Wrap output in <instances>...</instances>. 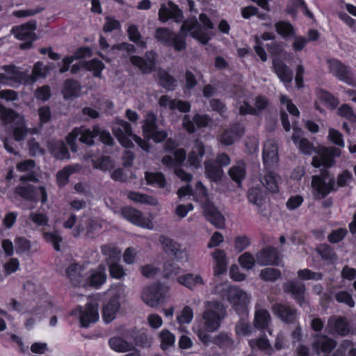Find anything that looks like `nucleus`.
Segmentation results:
<instances>
[{
	"instance_id": "nucleus-40",
	"label": "nucleus",
	"mask_w": 356,
	"mask_h": 356,
	"mask_svg": "<svg viewBox=\"0 0 356 356\" xmlns=\"http://www.w3.org/2000/svg\"><path fill=\"white\" fill-rule=\"evenodd\" d=\"M2 69L4 70L8 76V79H11V81L16 83H26L28 75L24 72H21L19 69L14 65H3Z\"/></svg>"
},
{
	"instance_id": "nucleus-35",
	"label": "nucleus",
	"mask_w": 356,
	"mask_h": 356,
	"mask_svg": "<svg viewBox=\"0 0 356 356\" xmlns=\"http://www.w3.org/2000/svg\"><path fill=\"white\" fill-rule=\"evenodd\" d=\"M186 159V152L184 149H177L173 152V156L167 155L163 156L162 163L168 168L180 165Z\"/></svg>"
},
{
	"instance_id": "nucleus-28",
	"label": "nucleus",
	"mask_w": 356,
	"mask_h": 356,
	"mask_svg": "<svg viewBox=\"0 0 356 356\" xmlns=\"http://www.w3.org/2000/svg\"><path fill=\"white\" fill-rule=\"evenodd\" d=\"M119 300L120 296L115 294L104 306L102 311V318L106 323H108L114 320L116 316V314L120 310V304Z\"/></svg>"
},
{
	"instance_id": "nucleus-10",
	"label": "nucleus",
	"mask_w": 356,
	"mask_h": 356,
	"mask_svg": "<svg viewBox=\"0 0 356 356\" xmlns=\"http://www.w3.org/2000/svg\"><path fill=\"white\" fill-rule=\"evenodd\" d=\"M327 63L329 71L333 76L348 85L355 84L353 74L348 67L335 58L328 60Z\"/></svg>"
},
{
	"instance_id": "nucleus-37",
	"label": "nucleus",
	"mask_w": 356,
	"mask_h": 356,
	"mask_svg": "<svg viewBox=\"0 0 356 356\" xmlns=\"http://www.w3.org/2000/svg\"><path fill=\"white\" fill-rule=\"evenodd\" d=\"M242 135V129L238 125L225 129L220 136V141L225 145L233 144Z\"/></svg>"
},
{
	"instance_id": "nucleus-19",
	"label": "nucleus",
	"mask_w": 356,
	"mask_h": 356,
	"mask_svg": "<svg viewBox=\"0 0 356 356\" xmlns=\"http://www.w3.org/2000/svg\"><path fill=\"white\" fill-rule=\"evenodd\" d=\"M211 122V119L207 115L195 114L193 119L188 115H185L182 120L184 128L189 133L195 131V125L199 127H206Z\"/></svg>"
},
{
	"instance_id": "nucleus-8",
	"label": "nucleus",
	"mask_w": 356,
	"mask_h": 356,
	"mask_svg": "<svg viewBox=\"0 0 356 356\" xmlns=\"http://www.w3.org/2000/svg\"><path fill=\"white\" fill-rule=\"evenodd\" d=\"M71 314L79 317L82 327H88L91 323H96L99 320L98 305L88 303L85 307H79L74 309Z\"/></svg>"
},
{
	"instance_id": "nucleus-59",
	"label": "nucleus",
	"mask_w": 356,
	"mask_h": 356,
	"mask_svg": "<svg viewBox=\"0 0 356 356\" xmlns=\"http://www.w3.org/2000/svg\"><path fill=\"white\" fill-rule=\"evenodd\" d=\"M259 276L264 281L275 282L280 277L281 273L275 268H266L261 270Z\"/></svg>"
},
{
	"instance_id": "nucleus-48",
	"label": "nucleus",
	"mask_w": 356,
	"mask_h": 356,
	"mask_svg": "<svg viewBox=\"0 0 356 356\" xmlns=\"http://www.w3.org/2000/svg\"><path fill=\"white\" fill-rule=\"evenodd\" d=\"M268 100L266 97L258 96L254 101V106L246 103V114L257 115L268 106Z\"/></svg>"
},
{
	"instance_id": "nucleus-2",
	"label": "nucleus",
	"mask_w": 356,
	"mask_h": 356,
	"mask_svg": "<svg viewBox=\"0 0 356 356\" xmlns=\"http://www.w3.org/2000/svg\"><path fill=\"white\" fill-rule=\"evenodd\" d=\"M353 176L347 170L338 175L337 182L334 177H330L326 170L322 171L320 175L312 177V187L314 189V197L321 200L327 196L330 192L336 191L339 187L349 185Z\"/></svg>"
},
{
	"instance_id": "nucleus-34",
	"label": "nucleus",
	"mask_w": 356,
	"mask_h": 356,
	"mask_svg": "<svg viewBox=\"0 0 356 356\" xmlns=\"http://www.w3.org/2000/svg\"><path fill=\"white\" fill-rule=\"evenodd\" d=\"M81 169V165L75 163L65 166L63 170L58 171L56 174V181L59 186H65L69 181V177L71 174L77 172Z\"/></svg>"
},
{
	"instance_id": "nucleus-45",
	"label": "nucleus",
	"mask_w": 356,
	"mask_h": 356,
	"mask_svg": "<svg viewBox=\"0 0 356 356\" xmlns=\"http://www.w3.org/2000/svg\"><path fill=\"white\" fill-rule=\"evenodd\" d=\"M90 50L88 48L79 49L73 56L65 57L63 59V66L60 68V72L64 73L69 70L70 64L75 60L79 59L90 54Z\"/></svg>"
},
{
	"instance_id": "nucleus-21",
	"label": "nucleus",
	"mask_w": 356,
	"mask_h": 356,
	"mask_svg": "<svg viewBox=\"0 0 356 356\" xmlns=\"http://www.w3.org/2000/svg\"><path fill=\"white\" fill-rule=\"evenodd\" d=\"M326 329L332 334L346 336L349 333V325L343 317L332 316L329 318Z\"/></svg>"
},
{
	"instance_id": "nucleus-53",
	"label": "nucleus",
	"mask_w": 356,
	"mask_h": 356,
	"mask_svg": "<svg viewBox=\"0 0 356 356\" xmlns=\"http://www.w3.org/2000/svg\"><path fill=\"white\" fill-rule=\"evenodd\" d=\"M159 339L161 341V348L163 350H168L175 344V337L174 334L168 330H163L160 332Z\"/></svg>"
},
{
	"instance_id": "nucleus-39",
	"label": "nucleus",
	"mask_w": 356,
	"mask_h": 356,
	"mask_svg": "<svg viewBox=\"0 0 356 356\" xmlns=\"http://www.w3.org/2000/svg\"><path fill=\"white\" fill-rule=\"evenodd\" d=\"M49 149L52 155L58 159L70 158V153L63 141H51L48 144Z\"/></svg>"
},
{
	"instance_id": "nucleus-56",
	"label": "nucleus",
	"mask_w": 356,
	"mask_h": 356,
	"mask_svg": "<svg viewBox=\"0 0 356 356\" xmlns=\"http://www.w3.org/2000/svg\"><path fill=\"white\" fill-rule=\"evenodd\" d=\"M193 318V310L189 306H185L177 314V321L180 325L189 324Z\"/></svg>"
},
{
	"instance_id": "nucleus-60",
	"label": "nucleus",
	"mask_w": 356,
	"mask_h": 356,
	"mask_svg": "<svg viewBox=\"0 0 356 356\" xmlns=\"http://www.w3.org/2000/svg\"><path fill=\"white\" fill-rule=\"evenodd\" d=\"M85 65V68L88 70L93 72V74L96 77H100L102 70L104 68V63L96 59H93L88 62H86L83 63Z\"/></svg>"
},
{
	"instance_id": "nucleus-63",
	"label": "nucleus",
	"mask_w": 356,
	"mask_h": 356,
	"mask_svg": "<svg viewBox=\"0 0 356 356\" xmlns=\"http://www.w3.org/2000/svg\"><path fill=\"white\" fill-rule=\"evenodd\" d=\"M16 191L22 197L31 201L35 200V191L31 185L27 184L24 186H19L16 188Z\"/></svg>"
},
{
	"instance_id": "nucleus-62",
	"label": "nucleus",
	"mask_w": 356,
	"mask_h": 356,
	"mask_svg": "<svg viewBox=\"0 0 356 356\" xmlns=\"http://www.w3.org/2000/svg\"><path fill=\"white\" fill-rule=\"evenodd\" d=\"M43 238L47 242L50 243L53 245L55 250H60V243L62 242L63 239L58 232H43Z\"/></svg>"
},
{
	"instance_id": "nucleus-50",
	"label": "nucleus",
	"mask_w": 356,
	"mask_h": 356,
	"mask_svg": "<svg viewBox=\"0 0 356 356\" xmlns=\"http://www.w3.org/2000/svg\"><path fill=\"white\" fill-rule=\"evenodd\" d=\"M266 193L261 188H252L249 190L248 200L258 207H261L265 202Z\"/></svg>"
},
{
	"instance_id": "nucleus-49",
	"label": "nucleus",
	"mask_w": 356,
	"mask_h": 356,
	"mask_svg": "<svg viewBox=\"0 0 356 356\" xmlns=\"http://www.w3.org/2000/svg\"><path fill=\"white\" fill-rule=\"evenodd\" d=\"M156 116L152 112L146 114L145 120L143 121V131L145 136L147 134H152L156 129Z\"/></svg>"
},
{
	"instance_id": "nucleus-29",
	"label": "nucleus",
	"mask_w": 356,
	"mask_h": 356,
	"mask_svg": "<svg viewBox=\"0 0 356 356\" xmlns=\"http://www.w3.org/2000/svg\"><path fill=\"white\" fill-rule=\"evenodd\" d=\"M302 131L300 129L296 127L293 128V134L292 136V140L293 143L297 145L301 152L305 154L310 155L313 152L316 153L318 155V148H315L313 145L306 138H301Z\"/></svg>"
},
{
	"instance_id": "nucleus-55",
	"label": "nucleus",
	"mask_w": 356,
	"mask_h": 356,
	"mask_svg": "<svg viewBox=\"0 0 356 356\" xmlns=\"http://www.w3.org/2000/svg\"><path fill=\"white\" fill-rule=\"evenodd\" d=\"M205 172L210 179L216 181L219 180L223 175V170L221 168L214 165L210 161L205 163Z\"/></svg>"
},
{
	"instance_id": "nucleus-23",
	"label": "nucleus",
	"mask_w": 356,
	"mask_h": 356,
	"mask_svg": "<svg viewBox=\"0 0 356 356\" xmlns=\"http://www.w3.org/2000/svg\"><path fill=\"white\" fill-rule=\"evenodd\" d=\"M280 257L277 250L273 247L264 249L257 254V262L260 266L275 265L280 264Z\"/></svg>"
},
{
	"instance_id": "nucleus-13",
	"label": "nucleus",
	"mask_w": 356,
	"mask_h": 356,
	"mask_svg": "<svg viewBox=\"0 0 356 356\" xmlns=\"http://www.w3.org/2000/svg\"><path fill=\"white\" fill-rule=\"evenodd\" d=\"M312 338L314 339L312 343V349L318 355L321 353L325 355L329 354L337 345L335 340L325 334H315L312 335Z\"/></svg>"
},
{
	"instance_id": "nucleus-17",
	"label": "nucleus",
	"mask_w": 356,
	"mask_h": 356,
	"mask_svg": "<svg viewBox=\"0 0 356 356\" xmlns=\"http://www.w3.org/2000/svg\"><path fill=\"white\" fill-rule=\"evenodd\" d=\"M272 311L274 315L286 323H294L298 317L296 309L288 304L275 303Z\"/></svg>"
},
{
	"instance_id": "nucleus-26",
	"label": "nucleus",
	"mask_w": 356,
	"mask_h": 356,
	"mask_svg": "<svg viewBox=\"0 0 356 356\" xmlns=\"http://www.w3.org/2000/svg\"><path fill=\"white\" fill-rule=\"evenodd\" d=\"M177 282L190 290H194L206 284V281L200 274L188 273L177 279Z\"/></svg>"
},
{
	"instance_id": "nucleus-3",
	"label": "nucleus",
	"mask_w": 356,
	"mask_h": 356,
	"mask_svg": "<svg viewBox=\"0 0 356 356\" xmlns=\"http://www.w3.org/2000/svg\"><path fill=\"white\" fill-rule=\"evenodd\" d=\"M199 20L204 26L203 29L198 24L195 18L186 20L181 26V33L186 35L188 32L193 38L197 39L202 44H206L211 38V35L205 30L213 29V24L207 15L202 13L199 16Z\"/></svg>"
},
{
	"instance_id": "nucleus-57",
	"label": "nucleus",
	"mask_w": 356,
	"mask_h": 356,
	"mask_svg": "<svg viewBox=\"0 0 356 356\" xmlns=\"http://www.w3.org/2000/svg\"><path fill=\"white\" fill-rule=\"evenodd\" d=\"M66 274L74 286L81 285L80 266L78 264H71L67 268Z\"/></svg>"
},
{
	"instance_id": "nucleus-14",
	"label": "nucleus",
	"mask_w": 356,
	"mask_h": 356,
	"mask_svg": "<svg viewBox=\"0 0 356 356\" xmlns=\"http://www.w3.org/2000/svg\"><path fill=\"white\" fill-rule=\"evenodd\" d=\"M36 25L34 22H29L21 26L13 27L11 31L16 38L29 41V42L20 44L21 49H26L30 47L31 42L35 40L34 31Z\"/></svg>"
},
{
	"instance_id": "nucleus-22",
	"label": "nucleus",
	"mask_w": 356,
	"mask_h": 356,
	"mask_svg": "<svg viewBox=\"0 0 356 356\" xmlns=\"http://www.w3.org/2000/svg\"><path fill=\"white\" fill-rule=\"evenodd\" d=\"M159 104L170 111L178 110L181 113H188L191 110V104L187 101L175 99L168 95H162L159 99Z\"/></svg>"
},
{
	"instance_id": "nucleus-20",
	"label": "nucleus",
	"mask_w": 356,
	"mask_h": 356,
	"mask_svg": "<svg viewBox=\"0 0 356 356\" xmlns=\"http://www.w3.org/2000/svg\"><path fill=\"white\" fill-rule=\"evenodd\" d=\"M203 213L208 221L217 228H222L225 225V218L212 203L206 201L202 204Z\"/></svg>"
},
{
	"instance_id": "nucleus-4",
	"label": "nucleus",
	"mask_w": 356,
	"mask_h": 356,
	"mask_svg": "<svg viewBox=\"0 0 356 356\" xmlns=\"http://www.w3.org/2000/svg\"><path fill=\"white\" fill-rule=\"evenodd\" d=\"M112 131L114 136L123 147L127 148L133 147L134 145L131 139L132 138L143 150L149 151V146L148 143L136 135L133 134L131 126L128 122L117 119L113 122Z\"/></svg>"
},
{
	"instance_id": "nucleus-43",
	"label": "nucleus",
	"mask_w": 356,
	"mask_h": 356,
	"mask_svg": "<svg viewBox=\"0 0 356 356\" xmlns=\"http://www.w3.org/2000/svg\"><path fill=\"white\" fill-rule=\"evenodd\" d=\"M276 31L284 39L294 37L296 31L292 24L286 21H280L275 24Z\"/></svg>"
},
{
	"instance_id": "nucleus-12",
	"label": "nucleus",
	"mask_w": 356,
	"mask_h": 356,
	"mask_svg": "<svg viewBox=\"0 0 356 356\" xmlns=\"http://www.w3.org/2000/svg\"><path fill=\"white\" fill-rule=\"evenodd\" d=\"M122 215L125 219L137 226L147 229H154L153 218L144 216L140 211L136 209L125 207L122 210Z\"/></svg>"
},
{
	"instance_id": "nucleus-7",
	"label": "nucleus",
	"mask_w": 356,
	"mask_h": 356,
	"mask_svg": "<svg viewBox=\"0 0 356 356\" xmlns=\"http://www.w3.org/2000/svg\"><path fill=\"white\" fill-rule=\"evenodd\" d=\"M156 39L166 46H173L177 51L186 48V41L181 35H177L167 28H158L155 33Z\"/></svg>"
},
{
	"instance_id": "nucleus-32",
	"label": "nucleus",
	"mask_w": 356,
	"mask_h": 356,
	"mask_svg": "<svg viewBox=\"0 0 356 356\" xmlns=\"http://www.w3.org/2000/svg\"><path fill=\"white\" fill-rule=\"evenodd\" d=\"M213 259V274L215 276L224 273L227 270V260L224 250L216 249L211 253Z\"/></svg>"
},
{
	"instance_id": "nucleus-64",
	"label": "nucleus",
	"mask_w": 356,
	"mask_h": 356,
	"mask_svg": "<svg viewBox=\"0 0 356 356\" xmlns=\"http://www.w3.org/2000/svg\"><path fill=\"white\" fill-rule=\"evenodd\" d=\"M109 266V273L111 277L115 279H122L126 275L124 268L117 261L108 264Z\"/></svg>"
},
{
	"instance_id": "nucleus-1",
	"label": "nucleus",
	"mask_w": 356,
	"mask_h": 356,
	"mask_svg": "<svg viewBox=\"0 0 356 356\" xmlns=\"http://www.w3.org/2000/svg\"><path fill=\"white\" fill-rule=\"evenodd\" d=\"M225 316L226 309L220 302L206 301L202 317L193 324V330L203 343L207 344L210 341L208 333L218 330Z\"/></svg>"
},
{
	"instance_id": "nucleus-52",
	"label": "nucleus",
	"mask_w": 356,
	"mask_h": 356,
	"mask_svg": "<svg viewBox=\"0 0 356 356\" xmlns=\"http://www.w3.org/2000/svg\"><path fill=\"white\" fill-rule=\"evenodd\" d=\"M127 197L131 200L138 203L152 205L156 204L157 203L156 200L154 199V197L137 192H129L127 194Z\"/></svg>"
},
{
	"instance_id": "nucleus-27",
	"label": "nucleus",
	"mask_w": 356,
	"mask_h": 356,
	"mask_svg": "<svg viewBox=\"0 0 356 356\" xmlns=\"http://www.w3.org/2000/svg\"><path fill=\"white\" fill-rule=\"evenodd\" d=\"M273 64L275 74L287 88L293 79L291 70L280 58H275Z\"/></svg>"
},
{
	"instance_id": "nucleus-25",
	"label": "nucleus",
	"mask_w": 356,
	"mask_h": 356,
	"mask_svg": "<svg viewBox=\"0 0 356 356\" xmlns=\"http://www.w3.org/2000/svg\"><path fill=\"white\" fill-rule=\"evenodd\" d=\"M205 154L203 143L200 140H195L192 149L188 154L187 163L195 168L200 167L202 158Z\"/></svg>"
},
{
	"instance_id": "nucleus-15",
	"label": "nucleus",
	"mask_w": 356,
	"mask_h": 356,
	"mask_svg": "<svg viewBox=\"0 0 356 356\" xmlns=\"http://www.w3.org/2000/svg\"><path fill=\"white\" fill-rule=\"evenodd\" d=\"M279 161L277 145L274 140L266 141L263 149V162L265 168H275Z\"/></svg>"
},
{
	"instance_id": "nucleus-41",
	"label": "nucleus",
	"mask_w": 356,
	"mask_h": 356,
	"mask_svg": "<svg viewBox=\"0 0 356 356\" xmlns=\"http://www.w3.org/2000/svg\"><path fill=\"white\" fill-rule=\"evenodd\" d=\"M102 254L106 257L108 264L118 261L120 259L121 250L113 244H105L101 247Z\"/></svg>"
},
{
	"instance_id": "nucleus-42",
	"label": "nucleus",
	"mask_w": 356,
	"mask_h": 356,
	"mask_svg": "<svg viewBox=\"0 0 356 356\" xmlns=\"http://www.w3.org/2000/svg\"><path fill=\"white\" fill-rule=\"evenodd\" d=\"M248 344L252 349L258 348L268 355H271L274 353L273 348L266 337L251 339L248 341Z\"/></svg>"
},
{
	"instance_id": "nucleus-31",
	"label": "nucleus",
	"mask_w": 356,
	"mask_h": 356,
	"mask_svg": "<svg viewBox=\"0 0 356 356\" xmlns=\"http://www.w3.org/2000/svg\"><path fill=\"white\" fill-rule=\"evenodd\" d=\"M181 16V10L177 6L172 2H168V4H162L159 11V18L163 22L172 18L177 21Z\"/></svg>"
},
{
	"instance_id": "nucleus-11",
	"label": "nucleus",
	"mask_w": 356,
	"mask_h": 356,
	"mask_svg": "<svg viewBox=\"0 0 356 356\" xmlns=\"http://www.w3.org/2000/svg\"><path fill=\"white\" fill-rule=\"evenodd\" d=\"M0 118L6 124L10 123L15 119H19L20 124L14 129V137L16 140H21L24 138L26 134V130L22 117H19L12 109L7 108L0 104Z\"/></svg>"
},
{
	"instance_id": "nucleus-44",
	"label": "nucleus",
	"mask_w": 356,
	"mask_h": 356,
	"mask_svg": "<svg viewBox=\"0 0 356 356\" xmlns=\"http://www.w3.org/2000/svg\"><path fill=\"white\" fill-rule=\"evenodd\" d=\"M271 318L269 312L266 309H258L254 314V325L259 330L267 328Z\"/></svg>"
},
{
	"instance_id": "nucleus-58",
	"label": "nucleus",
	"mask_w": 356,
	"mask_h": 356,
	"mask_svg": "<svg viewBox=\"0 0 356 356\" xmlns=\"http://www.w3.org/2000/svg\"><path fill=\"white\" fill-rule=\"evenodd\" d=\"M129 38L131 41L138 44L143 48L146 47V42L141 40V35L138 31V27L134 24H130L127 28Z\"/></svg>"
},
{
	"instance_id": "nucleus-5",
	"label": "nucleus",
	"mask_w": 356,
	"mask_h": 356,
	"mask_svg": "<svg viewBox=\"0 0 356 356\" xmlns=\"http://www.w3.org/2000/svg\"><path fill=\"white\" fill-rule=\"evenodd\" d=\"M100 134V127L97 125L94 126L92 130L85 127L75 128L71 133L66 137V141L70 146L72 152L76 151V140L79 136V141L92 145L94 144V138Z\"/></svg>"
},
{
	"instance_id": "nucleus-51",
	"label": "nucleus",
	"mask_w": 356,
	"mask_h": 356,
	"mask_svg": "<svg viewBox=\"0 0 356 356\" xmlns=\"http://www.w3.org/2000/svg\"><path fill=\"white\" fill-rule=\"evenodd\" d=\"M230 177L239 186H241L242 181L245 176V168L243 163H241L237 165L232 167L229 170Z\"/></svg>"
},
{
	"instance_id": "nucleus-6",
	"label": "nucleus",
	"mask_w": 356,
	"mask_h": 356,
	"mask_svg": "<svg viewBox=\"0 0 356 356\" xmlns=\"http://www.w3.org/2000/svg\"><path fill=\"white\" fill-rule=\"evenodd\" d=\"M213 293L226 297L234 305V309L238 314L243 312V305L241 304V294L236 288L231 287L227 282L217 284L213 289Z\"/></svg>"
},
{
	"instance_id": "nucleus-38",
	"label": "nucleus",
	"mask_w": 356,
	"mask_h": 356,
	"mask_svg": "<svg viewBox=\"0 0 356 356\" xmlns=\"http://www.w3.org/2000/svg\"><path fill=\"white\" fill-rule=\"evenodd\" d=\"M81 89V85L78 81L67 79L64 83L62 93L65 99H72L80 95Z\"/></svg>"
},
{
	"instance_id": "nucleus-9",
	"label": "nucleus",
	"mask_w": 356,
	"mask_h": 356,
	"mask_svg": "<svg viewBox=\"0 0 356 356\" xmlns=\"http://www.w3.org/2000/svg\"><path fill=\"white\" fill-rule=\"evenodd\" d=\"M340 154L341 150L336 147H320L318 155L313 156L312 165L314 168H330L334 165V156H339Z\"/></svg>"
},
{
	"instance_id": "nucleus-33",
	"label": "nucleus",
	"mask_w": 356,
	"mask_h": 356,
	"mask_svg": "<svg viewBox=\"0 0 356 356\" xmlns=\"http://www.w3.org/2000/svg\"><path fill=\"white\" fill-rule=\"evenodd\" d=\"M106 268L104 265H99L96 270L90 272L88 282L83 284V286L89 285L95 288H99L106 280Z\"/></svg>"
},
{
	"instance_id": "nucleus-16",
	"label": "nucleus",
	"mask_w": 356,
	"mask_h": 356,
	"mask_svg": "<svg viewBox=\"0 0 356 356\" xmlns=\"http://www.w3.org/2000/svg\"><path fill=\"white\" fill-rule=\"evenodd\" d=\"M156 54L148 51L144 58L137 56L130 57L131 64L137 67L143 74L151 72L156 65Z\"/></svg>"
},
{
	"instance_id": "nucleus-46",
	"label": "nucleus",
	"mask_w": 356,
	"mask_h": 356,
	"mask_svg": "<svg viewBox=\"0 0 356 356\" xmlns=\"http://www.w3.org/2000/svg\"><path fill=\"white\" fill-rule=\"evenodd\" d=\"M109 346L112 350L118 353L131 350L132 345L119 337H113L109 339Z\"/></svg>"
},
{
	"instance_id": "nucleus-24",
	"label": "nucleus",
	"mask_w": 356,
	"mask_h": 356,
	"mask_svg": "<svg viewBox=\"0 0 356 356\" xmlns=\"http://www.w3.org/2000/svg\"><path fill=\"white\" fill-rule=\"evenodd\" d=\"M161 298L159 287L156 285L145 287L141 292L143 302L151 307H156L160 303Z\"/></svg>"
},
{
	"instance_id": "nucleus-30",
	"label": "nucleus",
	"mask_w": 356,
	"mask_h": 356,
	"mask_svg": "<svg viewBox=\"0 0 356 356\" xmlns=\"http://www.w3.org/2000/svg\"><path fill=\"white\" fill-rule=\"evenodd\" d=\"M284 291L291 293L300 306H302L305 298V286L302 282L291 280L284 284Z\"/></svg>"
},
{
	"instance_id": "nucleus-18",
	"label": "nucleus",
	"mask_w": 356,
	"mask_h": 356,
	"mask_svg": "<svg viewBox=\"0 0 356 356\" xmlns=\"http://www.w3.org/2000/svg\"><path fill=\"white\" fill-rule=\"evenodd\" d=\"M273 169L264 168V174L261 175L259 173L257 179L269 193H277L279 192L278 182L280 180V177L273 172Z\"/></svg>"
},
{
	"instance_id": "nucleus-36",
	"label": "nucleus",
	"mask_w": 356,
	"mask_h": 356,
	"mask_svg": "<svg viewBox=\"0 0 356 356\" xmlns=\"http://www.w3.org/2000/svg\"><path fill=\"white\" fill-rule=\"evenodd\" d=\"M159 241L165 252L172 254L177 259L183 258L184 252L179 249V245L175 242L172 239L165 236H161Z\"/></svg>"
},
{
	"instance_id": "nucleus-54",
	"label": "nucleus",
	"mask_w": 356,
	"mask_h": 356,
	"mask_svg": "<svg viewBox=\"0 0 356 356\" xmlns=\"http://www.w3.org/2000/svg\"><path fill=\"white\" fill-rule=\"evenodd\" d=\"M145 179L147 184L163 188L165 184V179L161 172H146Z\"/></svg>"
},
{
	"instance_id": "nucleus-47",
	"label": "nucleus",
	"mask_w": 356,
	"mask_h": 356,
	"mask_svg": "<svg viewBox=\"0 0 356 356\" xmlns=\"http://www.w3.org/2000/svg\"><path fill=\"white\" fill-rule=\"evenodd\" d=\"M16 253L19 255L31 254V242L24 236H17L14 240Z\"/></svg>"
},
{
	"instance_id": "nucleus-61",
	"label": "nucleus",
	"mask_w": 356,
	"mask_h": 356,
	"mask_svg": "<svg viewBox=\"0 0 356 356\" xmlns=\"http://www.w3.org/2000/svg\"><path fill=\"white\" fill-rule=\"evenodd\" d=\"M49 72V67L44 66L40 62L35 64L32 71V82L36 81L38 78H44Z\"/></svg>"
}]
</instances>
